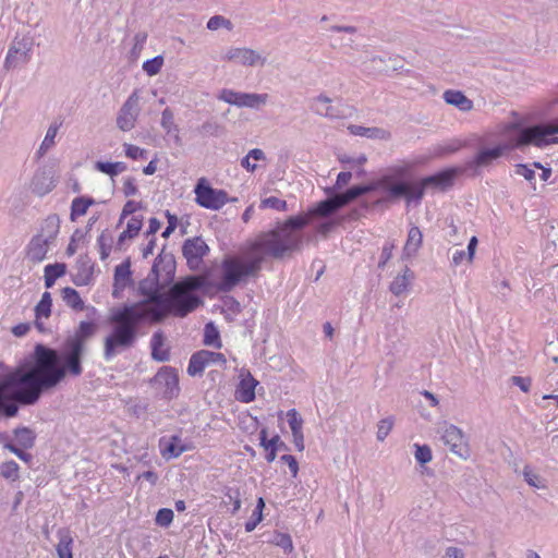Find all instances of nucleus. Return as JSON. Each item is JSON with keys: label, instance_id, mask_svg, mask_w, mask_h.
Returning a JSON list of instances; mask_svg holds the SVG:
<instances>
[{"label": "nucleus", "instance_id": "obj_1", "mask_svg": "<svg viewBox=\"0 0 558 558\" xmlns=\"http://www.w3.org/2000/svg\"><path fill=\"white\" fill-rule=\"evenodd\" d=\"M95 332L94 323L81 322L77 329L65 338L60 351L40 343L36 344L31 368L47 390L57 387L68 374L73 377L82 375V359L86 352V343Z\"/></svg>", "mask_w": 558, "mask_h": 558}, {"label": "nucleus", "instance_id": "obj_2", "mask_svg": "<svg viewBox=\"0 0 558 558\" xmlns=\"http://www.w3.org/2000/svg\"><path fill=\"white\" fill-rule=\"evenodd\" d=\"M308 223L307 217H291L276 229L260 233L247 251L253 258H258V266L268 257L282 258L286 254L300 248L302 235L300 230Z\"/></svg>", "mask_w": 558, "mask_h": 558}, {"label": "nucleus", "instance_id": "obj_3", "mask_svg": "<svg viewBox=\"0 0 558 558\" xmlns=\"http://www.w3.org/2000/svg\"><path fill=\"white\" fill-rule=\"evenodd\" d=\"M147 317L143 303L124 305L112 311L109 319L112 329L104 341V359L111 361L119 353L132 348L137 338L138 325Z\"/></svg>", "mask_w": 558, "mask_h": 558}, {"label": "nucleus", "instance_id": "obj_4", "mask_svg": "<svg viewBox=\"0 0 558 558\" xmlns=\"http://www.w3.org/2000/svg\"><path fill=\"white\" fill-rule=\"evenodd\" d=\"M203 283L204 281L199 277H187L174 283L166 292L160 308H145L148 318L154 322H160L167 315L185 317L202 304V300L195 294V291L201 289Z\"/></svg>", "mask_w": 558, "mask_h": 558}, {"label": "nucleus", "instance_id": "obj_5", "mask_svg": "<svg viewBox=\"0 0 558 558\" xmlns=\"http://www.w3.org/2000/svg\"><path fill=\"white\" fill-rule=\"evenodd\" d=\"M258 260V258H253L247 250L243 256L225 258L221 264L220 279L217 283L218 290L230 292L250 277H255L260 270Z\"/></svg>", "mask_w": 558, "mask_h": 558}, {"label": "nucleus", "instance_id": "obj_6", "mask_svg": "<svg viewBox=\"0 0 558 558\" xmlns=\"http://www.w3.org/2000/svg\"><path fill=\"white\" fill-rule=\"evenodd\" d=\"M375 191L374 184H367V185H357L350 187L344 193L336 194L331 197H328L325 201H322L317 204V206L308 211L307 215L304 217H307L310 220L313 216H319V217H328L336 213L341 207L348 205L359 196L366 194L368 192Z\"/></svg>", "mask_w": 558, "mask_h": 558}, {"label": "nucleus", "instance_id": "obj_7", "mask_svg": "<svg viewBox=\"0 0 558 558\" xmlns=\"http://www.w3.org/2000/svg\"><path fill=\"white\" fill-rule=\"evenodd\" d=\"M58 232L59 219L56 216L48 217L41 227V232L35 235L28 244V258L35 263L43 262Z\"/></svg>", "mask_w": 558, "mask_h": 558}, {"label": "nucleus", "instance_id": "obj_8", "mask_svg": "<svg viewBox=\"0 0 558 558\" xmlns=\"http://www.w3.org/2000/svg\"><path fill=\"white\" fill-rule=\"evenodd\" d=\"M558 123L538 124L524 128L520 131L514 147L523 145H534L545 147L550 144L558 143Z\"/></svg>", "mask_w": 558, "mask_h": 558}, {"label": "nucleus", "instance_id": "obj_9", "mask_svg": "<svg viewBox=\"0 0 558 558\" xmlns=\"http://www.w3.org/2000/svg\"><path fill=\"white\" fill-rule=\"evenodd\" d=\"M195 202L198 206L210 209L219 210L229 202H236L238 198H229L225 190L214 189L209 185L205 178H201L194 189Z\"/></svg>", "mask_w": 558, "mask_h": 558}, {"label": "nucleus", "instance_id": "obj_10", "mask_svg": "<svg viewBox=\"0 0 558 558\" xmlns=\"http://www.w3.org/2000/svg\"><path fill=\"white\" fill-rule=\"evenodd\" d=\"M34 39L31 36H16L9 46L3 68L8 71L26 65L33 56Z\"/></svg>", "mask_w": 558, "mask_h": 558}, {"label": "nucleus", "instance_id": "obj_11", "mask_svg": "<svg viewBox=\"0 0 558 558\" xmlns=\"http://www.w3.org/2000/svg\"><path fill=\"white\" fill-rule=\"evenodd\" d=\"M438 434L450 451L462 460L471 457L469 439L463 430L453 424L444 423L438 428Z\"/></svg>", "mask_w": 558, "mask_h": 558}, {"label": "nucleus", "instance_id": "obj_12", "mask_svg": "<svg viewBox=\"0 0 558 558\" xmlns=\"http://www.w3.org/2000/svg\"><path fill=\"white\" fill-rule=\"evenodd\" d=\"M166 284V282H162L161 279H157V277L153 276V274L141 281L138 289L145 300L141 301L140 303H143L144 308L161 307L163 298L166 295V292L162 290Z\"/></svg>", "mask_w": 558, "mask_h": 558}, {"label": "nucleus", "instance_id": "obj_13", "mask_svg": "<svg viewBox=\"0 0 558 558\" xmlns=\"http://www.w3.org/2000/svg\"><path fill=\"white\" fill-rule=\"evenodd\" d=\"M140 99V92L135 89L121 106L117 116V126L121 131L128 132L135 126L141 112Z\"/></svg>", "mask_w": 558, "mask_h": 558}, {"label": "nucleus", "instance_id": "obj_14", "mask_svg": "<svg viewBox=\"0 0 558 558\" xmlns=\"http://www.w3.org/2000/svg\"><path fill=\"white\" fill-rule=\"evenodd\" d=\"M153 383L166 399H174L180 393L179 375L171 366H162L154 376Z\"/></svg>", "mask_w": 558, "mask_h": 558}, {"label": "nucleus", "instance_id": "obj_15", "mask_svg": "<svg viewBox=\"0 0 558 558\" xmlns=\"http://www.w3.org/2000/svg\"><path fill=\"white\" fill-rule=\"evenodd\" d=\"M226 363L227 360L222 353L201 350L192 354L187 366V374L194 377L202 375L205 368L210 365L223 366Z\"/></svg>", "mask_w": 558, "mask_h": 558}, {"label": "nucleus", "instance_id": "obj_16", "mask_svg": "<svg viewBox=\"0 0 558 558\" xmlns=\"http://www.w3.org/2000/svg\"><path fill=\"white\" fill-rule=\"evenodd\" d=\"M222 59L243 66H264L267 61L258 51L246 47H230Z\"/></svg>", "mask_w": 558, "mask_h": 558}, {"label": "nucleus", "instance_id": "obj_17", "mask_svg": "<svg viewBox=\"0 0 558 558\" xmlns=\"http://www.w3.org/2000/svg\"><path fill=\"white\" fill-rule=\"evenodd\" d=\"M209 251L206 242L198 236L187 239L182 247L183 256L186 258L187 265L191 269H198L203 257L207 255Z\"/></svg>", "mask_w": 558, "mask_h": 558}, {"label": "nucleus", "instance_id": "obj_18", "mask_svg": "<svg viewBox=\"0 0 558 558\" xmlns=\"http://www.w3.org/2000/svg\"><path fill=\"white\" fill-rule=\"evenodd\" d=\"M512 148H514V144L506 142L500 143L495 147L481 148L476 156L474 157L472 165L477 168L488 167L495 160L499 159L505 154L509 153Z\"/></svg>", "mask_w": 558, "mask_h": 558}, {"label": "nucleus", "instance_id": "obj_19", "mask_svg": "<svg viewBox=\"0 0 558 558\" xmlns=\"http://www.w3.org/2000/svg\"><path fill=\"white\" fill-rule=\"evenodd\" d=\"M175 271V262L171 254H159L151 268L153 276L161 279L162 282H170Z\"/></svg>", "mask_w": 558, "mask_h": 558}, {"label": "nucleus", "instance_id": "obj_20", "mask_svg": "<svg viewBox=\"0 0 558 558\" xmlns=\"http://www.w3.org/2000/svg\"><path fill=\"white\" fill-rule=\"evenodd\" d=\"M332 99L326 94H319L310 100V109L317 116L327 119L340 118V112L331 105Z\"/></svg>", "mask_w": 558, "mask_h": 558}, {"label": "nucleus", "instance_id": "obj_21", "mask_svg": "<svg viewBox=\"0 0 558 558\" xmlns=\"http://www.w3.org/2000/svg\"><path fill=\"white\" fill-rule=\"evenodd\" d=\"M373 184L375 185V190L377 187H383L387 192L385 201H395L401 197L407 199V195L409 193V183H393L392 175H385L377 183Z\"/></svg>", "mask_w": 558, "mask_h": 558}, {"label": "nucleus", "instance_id": "obj_22", "mask_svg": "<svg viewBox=\"0 0 558 558\" xmlns=\"http://www.w3.org/2000/svg\"><path fill=\"white\" fill-rule=\"evenodd\" d=\"M132 272L130 269V262H123L119 264L114 269L113 276V291L112 295L114 298H119L120 293L131 284L132 282Z\"/></svg>", "mask_w": 558, "mask_h": 558}, {"label": "nucleus", "instance_id": "obj_23", "mask_svg": "<svg viewBox=\"0 0 558 558\" xmlns=\"http://www.w3.org/2000/svg\"><path fill=\"white\" fill-rule=\"evenodd\" d=\"M161 454L166 459L178 458L183 452L189 450V447L183 442L179 436H171L169 438H161L159 441Z\"/></svg>", "mask_w": 558, "mask_h": 558}, {"label": "nucleus", "instance_id": "obj_24", "mask_svg": "<svg viewBox=\"0 0 558 558\" xmlns=\"http://www.w3.org/2000/svg\"><path fill=\"white\" fill-rule=\"evenodd\" d=\"M257 385V380H255L251 374H247L240 381V385L236 389V399L241 402H252L255 399V387Z\"/></svg>", "mask_w": 558, "mask_h": 558}, {"label": "nucleus", "instance_id": "obj_25", "mask_svg": "<svg viewBox=\"0 0 558 558\" xmlns=\"http://www.w3.org/2000/svg\"><path fill=\"white\" fill-rule=\"evenodd\" d=\"M454 175H456V170L449 169V170L440 171L434 175L423 178V180L428 189L429 187L445 189L452 184Z\"/></svg>", "mask_w": 558, "mask_h": 558}, {"label": "nucleus", "instance_id": "obj_26", "mask_svg": "<svg viewBox=\"0 0 558 558\" xmlns=\"http://www.w3.org/2000/svg\"><path fill=\"white\" fill-rule=\"evenodd\" d=\"M151 356L158 362H166L170 359L169 350L165 348V337L157 331L150 339Z\"/></svg>", "mask_w": 558, "mask_h": 558}, {"label": "nucleus", "instance_id": "obj_27", "mask_svg": "<svg viewBox=\"0 0 558 558\" xmlns=\"http://www.w3.org/2000/svg\"><path fill=\"white\" fill-rule=\"evenodd\" d=\"M268 99V94L241 93L238 101V107L260 109L263 106L267 104Z\"/></svg>", "mask_w": 558, "mask_h": 558}, {"label": "nucleus", "instance_id": "obj_28", "mask_svg": "<svg viewBox=\"0 0 558 558\" xmlns=\"http://www.w3.org/2000/svg\"><path fill=\"white\" fill-rule=\"evenodd\" d=\"M444 99L447 104L459 108L462 111H470L473 108V102L463 93L459 90H446Z\"/></svg>", "mask_w": 558, "mask_h": 558}, {"label": "nucleus", "instance_id": "obj_29", "mask_svg": "<svg viewBox=\"0 0 558 558\" xmlns=\"http://www.w3.org/2000/svg\"><path fill=\"white\" fill-rule=\"evenodd\" d=\"M59 542L57 544L56 550L59 558H73L72 555V544L73 538L71 536L70 531L65 529H61L58 531Z\"/></svg>", "mask_w": 558, "mask_h": 558}, {"label": "nucleus", "instance_id": "obj_30", "mask_svg": "<svg viewBox=\"0 0 558 558\" xmlns=\"http://www.w3.org/2000/svg\"><path fill=\"white\" fill-rule=\"evenodd\" d=\"M348 130L353 135L365 136L368 138L388 140L390 137L388 131L379 128H364L361 125L352 124L348 126Z\"/></svg>", "mask_w": 558, "mask_h": 558}, {"label": "nucleus", "instance_id": "obj_31", "mask_svg": "<svg viewBox=\"0 0 558 558\" xmlns=\"http://www.w3.org/2000/svg\"><path fill=\"white\" fill-rule=\"evenodd\" d=\"M423 235L418 227H412L409 230L408 239L403 247V253L407 256H413L416 254L422 245Z\"/></svg>", "mask_w": 558, "mask_h": 558}, {"label": "nucleus", "instance_id": "obj_32", "mask_svg": "<svg viewBox=\"0 0 558 558\" xmlns=\"http://www.w3.org/2000/svg\"><path fill=\"white\" fill-rule=\"evenodd\" d=\"M413 278L414 274L408 267H405L403 274L397 276L390 283L389 289L391 293L395 295H401L404 293Z\"/></svg>", "mask_w": 558, "mask_h": 558}, {"label": "nucleus", "instance_id": "obj_33", "mask_svg": "<svg viewBox=\"0 0 558 558\" xmlns=\"http://www.w3.org/2000/svg\"><path fill=\"white\" fill-rule=\"evenodd\" d=\"M14 441L19 445L20 448L31 449L35 444V434L28 427H20L15 428L14 432Z\"/></svg>", "mask_w": 558, "mask_h": 558}, {"label": "nucleus", "instance_id": "obj_34", "mask_svg": "<svg viewBox=\"0 0 558 558\" xmlns=\"http://www.w3.org/2000/svg\"><path fill=\"white\" fill-rule=\"evenodd\" d=\"M65 274V265L64 264H50L45 267V286L46 288H51L56 280Z\"/></svg>", "mask_w": 558, "mask_h": 558}, {"label": "nucleus", "instance_id": "obj_35", "mask_svg": "<svg viewBox=\"0 0 558 558\" xmlns=\"http://www.w3.org/2000/svg\"><path fill=\"white\" fill-rule=\"evenodd\" d=\"M95 169L105 174H108L110 177H116L119 173L126 171L128 166H126V163H124L122 161H117V162L97 161L95 163Z\"/></svg>", "mask_w": 558, "mask_h": 558}, {"label": "nucleus", "instance_id": "obj_36", "mask_svg": "<svg viewBox=\"0 0 558 558\" xmlns=\"http://www.w3.org/2000/svg\"><path fill=\"white\" fill-rule=\"evenodd\" d=\"M63 301L75 311L84 310V302L81 299L78 292L70 287H66L62 290Z\"/></svg>", "mask_w": 558, "mask_h": 558}, {"label": "nucleus", "instance_id": "obj_37", "mask_svg": "<svg viewBox=\"0 0 558 558\" xmlns=\"http://www.w3.org/2000/svg\"><path fill=\"white\" fill-rule=\"evenodd\" d=\"M94 203V199L88 197L74 198L71 205V219L75 220L76 217L84 216Z\"/></svg>", "mask_w": 558, "mask_h": 558}, {"label": "nucleus", "instance_id": "obj_38", "mask_svg": "<svg viewBox=\"0 0 558 558\" xmlns=\"http://www.w3.org/2000/svg\"><path fill=\"white\" fill-rule=\"evenodd\" d=\"M204 344L214 347L216 349H220L222 347L219 331L213 323H208L205 325Z\"/></svg>", "mask_w": 558, "mask_h": 558}, {"label": "nucleus", "instance_id": "obj_39", "mask_svg": "<svg viewBox=\"0 0 558 558\" xmlns=\"http://www.w3.org/2000/svg\"><path fill=\"white\" fill-rule=\"evenodd\" d=\"M427 189L428 187L424 183L423 179L418 182L409 183V193L407 195V203L410 204L412 202H416V203L421 202V199L423 198L425 191Z\"/></svg>", "mask_w": 558, "mask_h": 558}, {"label": "nucleus", "instance_id": "obj_40", "mask_svg": "<svg viewBox=\"0 0 558 558\" xmlns=\"http://www.w3.org/2000/svg\"><path fill=\"white\" fill-rule=\"evenodd\" d=\"M0 474L5 480L15 482L20 477V466L13 460L7 461V462L1 464V466H0Z\"/></svg>", "mask_w": 558, "mask_h": 558}, {"label": "nucleus", "instance_id": "obj_41", "mask_svg": "<svg viewBox=\"0 0 558 558\" xmlns=\"http://www.w3.org/2000/svg\"><path fill=\"white\" fill-rule=\"evenodd\" d=\"M51 295L49 292H45L41 295V300L35 307V314L37 318H48L51 313Z\"/></svg>", "mask_w": 558, "mask_h": 558}, {"label": "nucleus", "instance_id": "obj_42", "mask_svg": "<svg viewBox=\"0 0 558 558\" xmlns=\"http://www.w3.org/2000/svg\"><path fill=\"white\" fill-rule=\"evenodd\" d=\"M393 424L395 420L392 416L385 417L378 422L376 433V438L378 441H384L387 438L393 427Z\"/></svg>", "mask_w": 558, "mask_h": 558}, {"label": "nucleus", "instance_id": "obj_43", "mask_svg": "<svg viewBox=\"0 0 558 558\" xmlns=\"http://www.w3.org/2000/svg\"><path fill=\"white\" fill-rule=\"evenodd\" d=\"M207 28L209 31H218L219 28H226L227 31L233 29V24L230 20L222 15H214L207 22Z\"/></svg>", "mask_w": 558, "mask_h": 558}, {"label": "nucleus", "instance_id": "obj_44", "mask_svg": "<svg viewBox=\"0 0 558 558\" xmlns=\"http://www.w3.org/2000/svg\"><path fill=\"white\" fill-rule=\"evenodd\" d=\"M162 65H163V57L156 56L155 58L146 60L143 63V70L146 72L147 75L155 76L160 72Z\"/></svg>", "mask_w": 558, "mask_h": 558}, {"label": "nucleus", "instance_id": "obj_45", "mask_svg": "<svg viewBox=\"0 0 558 558\" xmlns=\"http://www.w3.org/2000/svg\"><path fill=\"white\" fill-rule=\"evenodd\" d=\"M414 458L420 464H426L432 461V449L427 445L414 444Z\"/></svg>", "mask_w": 558, "mask_h": 558}, {"label": "nucleus", "instance_id": "obj_46", "mask_svg": "<svg viewBox=\"0 0 558 558\" xmlns=\"http://www.w3.org/2000/svg\"><path fill=\"white\" fill-rule=\"evenodd\" d=\"M522 475L524 477V481L530 486L535 488H545V484L542 477L537 473H535L530 466H524Z\"/></svg>", "mask_w": 558, "mask_h": 558}, {"label": "nucleus", "instance_id": "obj_47", "mask_svg": "<svg viewBox=\"0 0 558 558\" xmlns=\"http://www.w3.org/2000/svg\"><path fill=\"white\" fill-rule=\"evenodd\" d=\"M58 133V126L57 125H50L47 130V133L45 135L44 141L40 144V147L38 149L39 155H44L49 148H51L54 145V138Z\"/></svg>", "mask_w": 558, "mask_h": 558}, {"label": "nucleus", "instance_id": "obj_48", "mask_svg": "<svg viewBox=\"0 0 558 558\" xmlns=\"http://www.w3.org/2000/svg\"><path fill=\"white\" fill-rule=\"evenodd\" d=\"M17 404H21L19 401L13 400L9 395L4 397L1 401L0 410L7 417H13L16 415L19 411Z\"/></svg>", "mask_w": 558, "mask_h": 558}, {"label": "nucleus", "instance_id": "obj_49", "mask_svg": "<svg viewBox=\"0 0 558 558\" xmlns=\"http://www.w3.org/2000/svg\"><path fill=\"white\" fill-rule=\"evenodd\" d=\"M160 124L167 134H171L172 132H178V128L174 123L173 112L169 108H166L162 111Z\"/></svg>", "mask_w": 558, "mask_h": 558}, {"label": "nucleus", "instance_id": "obj_50", "mask_svg": "<svg viewBox=\"0 0 558 558\" xmlns=\"http://www.w3.org/2000/svg\"><path fill=\"white\" fill-rule=\"evenodd\" d=\"M271 543L278 547H281L286 553L293 550V544L291 536L286 533H276L271 539Z\"/></svg>", "mask_w": 558, "mask_h": 558}, {"label": "nucleus", "instance_id": "obj_51", "mask_svg": "<svg viewBox=\"0 0 558 558\" xmlns=\"http://www.w3.org/2000/svg\"><path fill=\"white\" fill-rule=\"evenodd\" d=\"M123 147L125 156L130 159L138 160L147 157V150L136 145L124 143Z\"/></svg>", "mask_w": 558, "mask_h": 558}, {"label": "nucleus", "instance_id": "obj_52", "mask_svg": "<svg viewBox=\"0 0 558 558\" xmlns=\"http://www.w3.org/2000/svg\"><path fill=\"white\" fill-rule=\"evenodd\" d=\"M264 507H265V502H264V499L260 497V498H258L256 508L254 510V515L256 514V519L248 520L245 523V531L246 532L254 531L256 529L257 524L262 521Z\"/></svg>", "mask_w": 558, "mask_h": 558}, {"label": "nucleus", "instance_id": "obj_53", "mask_svg": "<svg viewBox=\"0 0 558 558\" xmlns=\"http://www.w3.org/2000/svg\"><path fill=\"white\" fill-rule=\"evenodd\" d=\"M287 418L292 433L303 430V418L295 409H291L287 412Z\"/></svg>", "mask_w": 558, "mask_h": 558}, {"label": "nucleus", "instance_id": "obj_54", "mask_svg": "<svg viewBox=\"0 0 558 558\" xmlns=\"http://www.w3.org/2000/svg\"><path fill=\"white\" fill-rule=\"evenodd\" d=\"M226 505H232L231 513H236L241 509L240 492L238 489L229 488L226 493Z\"/></svg>", "mask_w": 558, "mask_h": 558}, {"label": "nucleus", "instance_id": "obj_55", "mask_svg": "<svg viewBox=\"0 0 558 558\" xmlns=\"http://www.w3.org/2000/svg\"><path fill=\"white\" fill-rule=\"evenodd\" d=\"M260 208H272L276 210H287V202L275 196L264 198L260 202Z\"/></svg>", "mask_w": 558, "mask_h": 558}, {"label": "nucleus", "instance_id": "obj_56", "mask_svg": "<svg viewBox=\"0 0 558 558\" xmlns=\"http://www.w3.org/2000/svg\"><path fill=\"white\" fill-rule=\"evenodd\" d=\"M147 33L146 32H137L135 35H134V45H133V48L131 50V53L133 57H138L141 51L143 50L145 44H146V40H147Z\"/></svg>", "mask_w": 558, "mask_h": 558}, {"label": "nucleus", "instance_id": "obj_57", "mask_svg": "<svg viewBox=\"0 0 558 558\" xmlns=\"http://www.w3.org/2000/svg\"><path fill=\"white\" fill-rule=\"evenodd\" d=\"M174 513L171 509L162 508L157 512L156 523L160 526H168L173 521Z\"/></svg>", "mask_w": 558, "mask_h": 558}, {"label": "nucleus", "instance_id": "obj_58", "mask_svg": "<svg viewBox=\"0 0 558 558\" xmlns=\"http://www.w3.org/2000/svg\"><path fill=\"white\" fill-rule=\"evenodd\" d=\"M259 440H260V446L265 450H270L272 448H277V445L280 441V437L278 435H276L271 439H267V429L263 428L259 433Z\"/></svg>", "mask_w": 558, "mask_h": 558}, {"label": "nucleus", "instance_id": "obj_59", "mask_svg": "<svg viewBox=\"0 0 558 558\" xmlns=\"http://www.w3.org/2000/svg\"><path fill=\"white\" fill-rule=\"evenodd\" d=\"M97 243L99 246L100 258L105 260L109 256L111 251L110 239L102 233L98 236Z\"/></svg>", "mask_w": 558, "mask_h": 558}, {"label": "nucleus", "instance_id": "obj_60", "mask_svg": "<svg viewBox=\"0 0 558 558\" xmlns=\"http://www.w3.org/2000/svg\"><path fill=\"white\" fill-rule=\"evenodd\" d=\"M240 94L241 92H235L232 89H222L218 98L227 104L238 107Z\"/></svg>", "mask_w": 558, "mask_h": 558}, {"label": "nucleus", "instance_id": "obj_61", "mask_svg": "<svg viewBox=\"0 0 558 558\" xmlns=\"http://www.w3.org/2000/svg\"><path fill=\"white\" fill-rule=\"evenodd\" d=\"M122 191L126 197L135 196L138 193L136 180L132 177L124 178Z\"/></svg>", "mask_w": 558, "mask_h": 558}, {"label": "nucleus", "instance_id": "obj_62", "mask_svg": "<svg viewBox=\"0 0 558 558\" xmlns=\"http://www.w3.org/2000/svg\"><path fill=\"white\" fill-rule=\"evenodd\" d=\"M413 167H414V163H412V162H403L401 165H396L390 169V171H391L390 175H392V179L393 178H403L412 170Z\"/></svg>", "mask_w": 558, "mask_h": 558}, {"label": "nucleus", "instance_id": "obj_63", "mask_svg": "<svg viewBox=\"0 0 558 558\" xmlns=\"http://www.w3.org/2000/svg\"><path fill=\"white\" fill-rule=\"evenodd\" d=\"M143 219L140 217H132L126 223V233L136 236L142 229Z\"/></svg>", "mask_w": 558, "mask_h": 558}, {"label": "nucleus", "instance_id": "obj_64", "mask_svg": "<svg viewBox=\"0 0 558 558\" xmlns=\"http://www.w3.org/2000/svg\"><path fill=\"white\" fill-rule=\"evenodd\" d=\"M166 217L168 220V226L166 227L165 231L162 232L163 238H169L170 234L174 232L178 226V218L175 215L171 214L169 210L166 211Z\"/></svg>", "mask_w": 558, "mask_h": 558}]
</instances>
